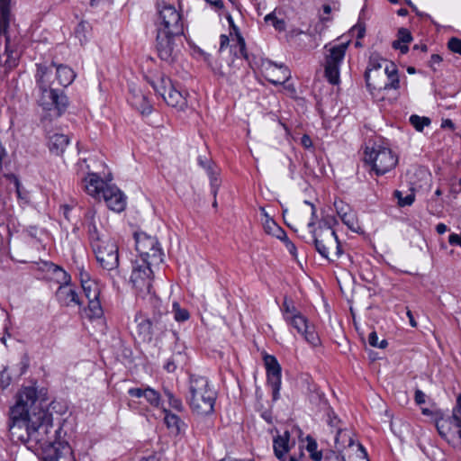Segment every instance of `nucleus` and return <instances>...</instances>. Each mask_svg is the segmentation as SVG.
<instances>
[{"mask_svg":"<svg viewBox=\"0 0 461 461\" xmlns=\"http://www.w3.org/2000/svg\"><path fill=\"white\" fill-rule=\"evenodd\" d=\"M9 432L15 443L28 449L43 450V461H75L71 447L64 440L67 432L54 426L52 415L37 397L36 389L24 387L10 410Z\"/></svg>","mask_w":461,"mask_h":461,"instance_id":"1","label":"nucleus"},{"mask_svg":"<svg viewBox=\"0 0 461 461\" xmlns=\"http://www.w3.org/2000/svg\"><path fill=\"white\" fill-rule=\"evenodd\" d=\"M184 34L180 13L171 5L158 7L156 48L161 59L172 61L176 53V40Z\"/></svg>","mask_w":461,"mask_h":461,"instance_id":"2","label":"nucleus"},{"mask_svg":"<svg viewBox=\"0 0 461 461\" xmlns=\"http://www.w3.org/2000/svg\"><path fill=\"white\" fill-rule=\"evenodd\" d=\"M55 63L50 66L38 65L36 82L40 90L39 104L47 111H52L55 116H60L68 105V98L56 88L57 80L54 71Z\"/></svg>","mask_w":461,"mask_h":461,"instance_id":"3","label":"nucleus"},{"mask_svg":"<svg viewBox=\"0 0 461 461\" xmlns=\"http://www.w3.org/2000/svg\"><path fill=\"white\" fill-rule=\"evenodd\" d=\"M95 214L93 209L86 213L91 247L99 265L107 271H113L119 266L118 246L113 240L99 233Z\"/></svg>","mask_w":461,"mask_h":461,"instance_id":"4","label":"nucleus"},{"mask_svg":"<svg viewBox=\"0 0 461 461\" xmlns=\"http://www.w3.org/2000/svg\"><path fill=\"white\" fill-rule=\"evenodd\" d=\"M365 79L369 91L397 90L400 79L396 65L377 53L369 57L368 66L365 72Z\"/></svg>","mask_w":461,"mask_h":461,"instance_id":"5","label":"nucleus"},{"mask_svg":"<svg viewBox=\"0 0 461 461\" xmlns=\"http://www.w3.org/2000/svg\"><path fill=\"white\" fill-rule=\"evenodd\" d=\"M216 398L217 393L205 376H190L187 401L194 413L201 416L212 413Z\"/></svg>","mask_w":461,"mask_h":461,"instance_id":"6","label":"nucleus"},{"mask_svg":"<svg viewBox=\"0 0 461 461\" xmlns=\"http://www.w3.org/2000/svg\"><path fill=\"white\" fill-rule=\"evenodd\" d=\"M316 250L325 258L334 260L342 255L336 232L327 224L312 231Z\"/></svg>","mask_w":461,"mask_h":461,"instance_id":"7","label":"nucleus"},{"mask_svg":"<svg viewBox=\"0 0 461 461\" xmlns=\"http://www.w3.org/2000/svg\"><path fill=\"white\" fill-rule=\"evenodd\" d=\"M134 239L138 252L136 260L155 266L163 261V252L156 237L140 231L134 233Z\"/></svg>","mask_w":461,"mask_h":461,"instance_id":"8","label":"nucleus"},{"mask_svg":"<svg viewBox=\"0 0 461 461\" xmlns=\"http://www.w3.org/2000/svg\"><path fill=\"white\" fill-rule=\"evenodd\" d=\"M364 161L372 167V170L377 176H381L392 170L396 166L398 159L390 149L376 146L370 150L366 148Z\"/></svg>","mask_w":461,"mask_h":461,"instance_id":"9","label":"nucleus"},{"mask_svg":"<svg viewBox=\"0 0 461 461\" xmlns=\"http://www.w3.org/2000/svg\"><path fill=\"white\" fill-rule=\"evenodd\" d=\"M153 267L156 266L136 259L132 261L130 283L136 292L142 297L151 293Z\"/></svg>","mask_w":461,"mask_h":461,"instance_id":"10","label":"nucleus"},{"mask_svg":"<svg viewBox=\"0 0 461 461\" xmlns=\"http://www.w3.org/2000/svg\"><path fill=\"white\" fill-rule=\"evenodd\" d=\"M348 46V42L332 46L330 49L327 45L325 46L329 51L325 59V77L332 85H337L339 82V66L344 59Z\"/></svg>","mask_w":461,"mask_h":461,"instance_id":"11","label":"nucleus"},{"mask_svg":"<svg viewBox=\"0 0 461 461\" xmlns=\"http://www.w3.org/2000/svg\"><path fill=\"white\" fill-rule=\"evenodd\" d=\"M285 321L302 334L304 339L311 345L317 346L320 343V339L314 326L310 325L308 320L301 312L294 313L292 316H285Z\"/></svg>","mask_w":461,"mask_h":461,"instance_id":"12","label":"nucleus"},{"mask_svg":"<svg viewBox=\"0 0 461 461\" xmlns=\"http://www.w3.org/2000/svg\"><path fill=\"white\" fill-rule=\"evenodd\" d=\"M264 363L267 369V383L272 388L273 400L279 398L281 388V366L276 358L271 355H265Z\"/></svg>","mask_w":461,"mask_h":461,"instance_id":"13","label":"nucleus"},{"mask_svg":"<svg viewBox=\"0 0 461 461\" xmlns=\"http://www.w3.org/2000/svg\"><path fill=\"white\" fill-rule=\"evenodd\" d=\"M5 23L0 21V39L5 32ZM18 61V53L11 49L9 39L5 38V49L3 54L0 53V73H5L16 67Z\"/></svg>","mask_w":461,"mask_h":461,"instance_id":"14","label":"nucleus"},{"mask_svg":"<svg viewBox=\"0 0 461 461\" xmlns=\"http://www.w3.org/2000/svg\"><path fill=\"white\" fill-rule=\"evenodd\" d=\"M266 78L274 85L285 84L290 77V70L285 66H277L272 61H267L264 65Z\"/></svg>","mask_w":461,"mask_h":461,"instance_id":"15","label":"nucleus"},{"mask_svg":"<svg viewBox=\"0 0 461 461\" xmlns=\"http://www.w3.org/2000/svg\"><path fill=\"white\" fill-rule=\"evenodd\" d=\"M103 197L107 206L115 212H121L125 207V198L122 193L113 186H105L103 190Z\"/></svg>","mask_w":461,"mask_h":461,"instance_id":"16","label":"nucleus"},{"mask_svg":"<svg viewBox=\"0 0 461 461\" xmlns=\"http://www.w3.org/2000/svg\"><path fill=\"white\" fill-rule=\"evenodd\" d=\"M56 296L60 304L69 306L72 303L80 305L78 294L68 285H59L56 292Z\"/></svg>","mask_w":461,"mask_h":461,"instance_id":"17","label":"nucleus"},{"mask_svg":"<svg viewBox=\"0 0 461 461\" xmlns=\"http://www.w3.org/2000/svg\"><path fill=\"white\" fill-rule=\"evenodd\" d=\"M69 143L68 136L62 133H54L49 138L48 145L50 152L61 155Z\"/></svg>","mask_w":461,"mask_h":461,"instance_id":"18","label":"nucleus"},{"mask_svg":"<svg viewBox=\"0 0 461 461\" xmlns=\"http://www.w3.org/2000/svg\"><path fill=\"white\" fill-rule=\"evenodd\" d=\"M57 85L61 86H69L75 79L76 74L69 67L66 65H59L54 67Z\"/></svg>","mask_w":461,"mask_h":461,"instance_id":"19","label":"nucleus"},{"mask_svg":"<svg viewBox=\"0 0 461 461\" xmlns=\"http://www.w3.org/2000/svg\"><path fill=\"white\" fill-rule=\"evenodd\" d=\"M436 428L440 437L449 443V438L454 437L456 431L455 421L448 417H441L436 420Z\"/></svg>","mask_w":461,"mask_h":461,"instance_id":"20","label":"nucleus"},{"mask_svg":"<svg viewBox=\"0 0 461 461\" xmlns=\"http://www.w3.org/2000/svg\"><path fill=\"white\" fill-rule=\"evenodd\" d=\"M129 394L132 397L140 398L144 397L148 402L153 406H158L160 402L159 393L152 388H131L128 391Z\"/></svg>","mask_w":461,"mask_h":461,"instance_id":"21","label":"nucleus"},{"mask_svg":"<svg viewBox=\"0 0 461 461\" xmlns=\"http://www.w3.org/2000/svg\"><path fill=\"white\" fill-rule=\"evenodd\" d=\"M49 267V273L47 276H44L45 278L54 281L59 285H68L70 282V276L59 266L58 265H47Z\"/></svg>","mask_w":461,"mask_h":461,"instance_id":"22","label":"nucleus"},{"mask_svg":"<svg viewBox=\"0 0 461 461\" xmlns=\"http://www.w3.org/2000/svg\"><path fill=\"white\" fill-rule=\"evenodd\" d=\"M355 444L353 433L346 429H338L335 436V447L338 450L352 447Z\"/></svg>","mask_w":461,"mask_h":461,"instance_id":"23","label":"nucleus"},{"mask_svg":"<svg viewBox=\"0 0 461 461\" xmlns=\"http://www.w3.org/2000/svg\"><path fill=\"white\" fill-rule=\"evenodd\" d=\"M261 221L267 234L282 240L286 239L285 231L269 215H266V219H261Z\"/></svg>","mask_w":461,"mask_h":461,"instance_id":"24","label":"nucleus"},{"mask_svg":"<svg viewBox=\"0 0 461 461\" xmlns=\"http://www.w3.org/2000/svg\"><path fill=\"white\" fill-rule=\"evenodd\" d=\"M86 190L87 194L92 196L98 195L103 190L105 189L104 186V182L102 179L95 174L89 175L86 179Z\"/></svg>","mask_w":461,"mask_h":461,"instance_id":"25","label":"nucleus"},{"mask_svg":"<svg viewBox=\"0 0 461 461\" xmlns=\"http://www.w3.org/2000/svg\"><path fill=\"white\" fill-rule=\"evenodd\" d=\"M288 440H289V433L285 431L284 435L278 436L274 439V452L276 456L283 460L284 456L288 452Z\"/></svg>","mask_w":461,"mask_h":461,"instance_id":"26","label":"nucleus"},{"mask_svg":"<svg viewBox=\"0 0 461 461\" xmlns=\"http://www.w3.org/2000/svg\"><path fill=\"white\" fill-rule=\"evenodd\" d=\"M198 163L202 167L205 168L208 172V175H209V177L211 180L212 194L213 197L215 198L217 195L219 187H220V182L218 181V179L216 177V174L214 173V171L212 170V168L211 167V162L206 158H203L202 157H199Z\"/></svg>","mask_w":461,"mask_h":461,"instance_id":"27","label":"nucleus"},{"mask_svg":"<svg viewBox=\"0 0 461 461\" xmlns=\"http://www.w3.org/2000/svg\"><path fill=\"white\" fill-rule=\"evenodd\" d=\"M168 105L182 107L185 104V97L179 90L172 84L167 96L164 99Z\"/></svg>","mask_w":461,"mask_h":461,"instance_id":"28","label":"nucleus"},{"mask_svg":"<svg viewBox=\"0 0 461 461\" xmlns=\"http://www.w3.org/2000/svg\"><path fill=\"white\" fill-rule=\"evenodd\" d=\"M139 336L143 341H149L152 338V322L149 319H141L138 323Z\"/></svg>","mask_w":461,"mask_h":461,"instance_id":"29","label":"nucleus"},{"mask_svg":"<svg viewBox=\"0 0 461 461\" xmlns=\"http://www.w3.org/2000/svg\"><path fill=\"white\" fill-rule=\"evenodd\" d=\"M81 286L86 299L99 298L100 287L95 280L86 281Z\"/></svg>","mask_w":461,"mask_h":461,"instance_id":"30","label":"nucleus"},{"mask_svg":"<svg viewBox=\"0 0 461 461\" xmlns=\"http://www.w3.org/2000/svg\"><path fill=\"white\" fill-rule=\"evenodd\" d=\"M306 450L310 454V456L314 461H321L322 459V453L321 451L317 450V442L316 440L312 438L311 436L306 437Z\"/></svg>","mask_w":461,"mask_h":461,"instance_id":"31","label":"nucleus"},{"mask_svg":"<svg viewBox=\"0 0 461 461\" xmlns=\"http://www.w3.org/2000/svg\"><path fill=\"white\" fill-rule=\"evenodd\" d=\"M152 86L154 90L165 99L169 87L172 86V81L168 77H162L157 83H153Z\"/></svg>","mask_w":461,"mask_h":461,"instance_id":"32","label":"nucleus"},{"mask_svg":"<svg viewBox=\"0 0 461 461\" xmlns=\"http://www.w3.org/2000/svg\"><path fill=\"white\" fill-rule=\"evenodd\" d=\"M165 422L168 429H172L175 433H179L181 429V425L183 422L180 418L173 413L166 412L165 415Z\"/></svg>","mask_w":461,"mask_h":461,"instance_id":"33","label":"nucleus"},{"mask_svg":"<svg viewBox=\"0 0 461 461\" xmlns=\"http://www.w3.org/2000/svg\"><path fill=\"white\" fill-rule=\"evenodd\" d=\"M340 219L343 221V223L347 225L348 228L350 229L351 230L358 232L361 230L358 224L357 215L353 211L346 214L345 216L341 217Z\"/></svg>","mask_w":461,"mask_h":461,"instance_id":"34","label":"nucleus"},{"mask_svg":"<svg viewBox=\"0 0 461 461\" xmlns=\"http://www.w3.org/2000/svg\"><path fill=\"white\" fill-rule=\"evenodd\" d=\"M133 104L142 114H149L151 112V105L143 95H137Z\"/></svg>","mask_w":461,"mask_h":461,"instance_id":"35","label":"nucleus"},{"mask_svg":"<svg viewBox=\"0 0 461 461\" xmlns=\"http://www.w3.org/2000/svg\"><path fill=\"white\" fill-rule=\"evenodd\" d=\"M172 308L174 318L176 321H185L189 319L190 314L188 311L186 309L181 308L177 302L173 303Z\"/></svg>","mask_w":461,"mask_h":461,"instance_id":"36","label":"nucleus"},{"mask_svg":"<svg viewBox=\"0 0 461 461\" xmlns=\"http://www.w3.org/2000/svg\"><path fill=\"white\" fill-rule=\"evenodd\" d=\"M393 195L398 200V205L401 207L411 205L415 199V195L412 192L403 197L401 191L395 190Z\"/></svg>","mask_w":461,"mask_h":461,"instance_id":"37","label":"nucleus"},{"mask_svg":"<svg viewBox=\"0 0 461 461\" xmlns=\"http://www.w3.org/2000/svg\"><path fill=\"white\" fill-rule=\"evenodd\" d=\"M410 122L413 125V127L419 131H421L425 126H428L430 123L429 118L420 117L415 114L410 117Z\"/></svg>","mask_w":461,"mask_h":461,"instance_id":"38","label":"nucleus"},{"mask_svg":"<svg viewBox=\"0 0 461 461\" xmlns=\"http://www.w3.org/2000/svg\"><path fill=\"white\" fill-rule=\"evenodd\" d=\"M266 23H271L276 30L282 32L285 30V23L283 19H278L275 13H270L265 16Z\"/></svg>","mask_w":461,"mask_h":461,"instance_id":"39","label":"nucleus"},{"mask_svg":"<svg viewBox=\"0 0 461 461\" xmlns=\"http://www.w3.org/2000/svg\"><path fill=\"white\" fill-rule=\"evenodd\" d=\"M88 300V308L91 312V316L99 318L103 314V310L101 307V303L99 298L87 299Z\"/></svg>","mask_w":461,"mask_h":461,"instance_id":"40","label":"nucleus"},{"mask_svg":"<svg viewBox=\"0 0 461 461\" xmlns=\"http://www.w3.org/2000/svg\"><path fill=\"white\" fill-rule=\"evenodd\" d=\"M455 421L457 427L461 425V393L456 397V403L453 409L452 416L449 417Z\"/></svg>","mask_w":461,"mask_h":461,"instance_id":"41","label":"nucleus"},{"mask_svg":"<svg viewBox=\"0 0 461 461\" xmlns=\"http://www.w3.org/2000/svg\"><path fill=\"white\" fill-rule=\"evenodd\" d=\"M334 206L339 218L345 216L346 214L353 211L348 204L345 203L342 201H335Z\"/></svg>","mask_w":461,"mask_h":461,"instance_id":"42","label":"nucleus"},{"mask_svg":"<svg viewBox=\"0 0 461 461\" xmlns=\"http://www.w3.org/2000/svg\"><path fill=\"white\" fill-rule=\"evenodd\" d=\"M165 394L167 397L169 404L172 408L179 411L183 410V404L180 399L175 397L174 394L168 390H165Z\"/></svg>","mask_w":461,"mask_h":461,"instance_id":"43","label":"nucleus"},{"mask_svg":"<svg viewBox=\"0 0 461 461\" xmlns=\"http://www.w3.org/2000/svg\"><path fill=\"white\" fill-rule=\"evenodd\" d=\"M368 343L372 347H376L379 348H384L387 346V341L385 339L381 340L378 342V337L375 331H372L368 336Z\"/></svg>","mask_w":461,"mask_h":461,"instance_id":"44","label":"nucleus"},{"mask_svg":"<svg viewBox=\"0 0 461 461\" xmlns=\"http://www.w3.org/2000/svg\"><path fill=\"white\" fill-rule=\"evenodd\" d=\"M283 309H284V316H292L294 315V313H299L297 309L294 307L292 301L288 300V298H285L283 303Z\"/></svg>","mask_w":461,"mask_h":461,"instance_id":"45","label":"nucleus"},{"mask_svg":"<svg viewBox=\"0 0 461 461\" xmlns=\"http://www.w3.org/2000/svg\"><path fill=\"white\" fill-rule=\"evenodd\" d=\"M455 434L454 437L449 438V443L453 447L461 448V425L459 427L455 424Z\"/></svg>","mask_w":461,"mask_h":461,"instance_id":"46","label":"nucleus"},{"mask_svg":"<svg viewBox=\"0 0 461 461\" xmlns=\"http://www.w3.org/2000/svg\"><path fill=\"white\" fill-rule=\"evenodd\" d=\"M89 24L87 22L82 21L76 29V34L79 38V40L82 41L86 39V33L88 32Z\"/></svg>","mask_w":461,"mask_h":461,"instance_id":"47","label":"nucleus"},{"mask_svg":"<svg viewBox=\"0 0 461 461\" xmlns=\"http://www.w3.org/2000/svg\"><path fill=\"white\" fill-rule=\"evenodd\" d=\"M402 43H409L412 41V36L411 34V32L408 29L405 28H400L398 31V40Z\"/></svg>","mask_w":461,"mask_h":461,"instance_id":"48","label":"nucleus"},{"mask_svg":"<svg viewBox=\"0 0 461 461\" xmlns=\"http://www.w3.org/2000/svg\"><path fill=\"white\" fill-rule=\"evenodd\" d=\"M448 49L455 52L461 55V40L458 38H451L447 42Z\"/></svg>","mask_w":461,"mask_h":461,"instance_id":"49","label":"nucleus"},{"mask_svg":"<svg viewBox=\"0 0 461 461\" xmlns=\"http://www.w3.org/2000/svg\"><path fill=\"white\" fill-rule=\"evenodd\" d=\"M10 0H0V9L2 14L1 22L5 23V28L7 27V14H8V4Z\"/></svg>","mask_w":461,"mask_h":461,"instance_id":"50","label":"nucleus"},{"mask_svg":"<svg viewBox=\"0 0 461 461\" xmlns=\"http://www.w3.org/2000/svg\"><path fill=\"white\" fill-rule=\"evenodd\" d=\"M325 461H346L344 456L339 455L335 451L330 450L325 454Z\"/></svg>","mask_w":461,"mask_h":461,"instance_id":"51","label":"nucleus"},{"mask_svg":"<svg viewBox=\"0 0 461 461\" xmlns=\"http://www.w3.org/2000/svg\"><path fill=\"white\" fill-rule=\"evenodd\" d=\"M352 32L357 33V39H361L365 36L366 28L362 23H357L352 28Z\"/></svg>","mask_w":461,"mask_h":461,"instance_id":"52","label":"nucleus"},{"mask_svg":"<svg viewBox=\"0 0 461 461\" xmlns=\"http://www.w3.org/2000/svg\"><path fill=\"white\" fill-rule=\"evenodd\" d=\"M328 422L331 428L339 429L338 426L340 423V420L334 413H329Z\"/></svg>","mask_w":461,"mask_h":461,"instance_id":"53","label":"nucleus"},{"mask_svg":"<svg viewBox=\"0 0 461 461\" xmlns=\"http://www.w3.org/2000/svg\"><path fill=\"white\" fill-rule=\"evenodd\" d=\"M448 242L450 245H453V246H460L461 247V234L458 235V234H456V233H452L449 235L448 237Z\"/></svg>","mask_w":461,"mask_h":461,"instance_id":"54","label":"nucleus"},{"mask_svg":"<svg viewBox=\"0 0 461 461\" xmlns=\"http://www.w3.org/2000/svg\"><path fill=\"white\" fill-rule=\"evenodd\" d=\"M393 48L395 50H400L402 53H406L409 50L407 44L402 43L400 41H394L393 42Z\"/></svg>","mask_w":461,"mask_h":461,"instance_id":"55","label":"nucleus"},{"mask_svg":"<svg viewBox=\"0 0 461 461\" xmlns=\"http://www.w3.org/2000/svg\"><path fill=\"white\" fill-rule=\"evenodd\" d=\"M304 203L311 208V214H312V219L308 223V226L311 228V227L314 226V224H315L314 219L317 217L316 216V209L312 203H311L307 201H305Z\"/></svg>","mask_w":461,"mask_h":461,"instance_id":"56","label":"nucleus"},{"mask_svg":"<svg viewBox=\"0 0 461 461\" xmlns=\"http://www.w3.org/2000/svg\"><path fill=\"white\" fill-rule=\"evenodd\" d=\"M47 265H53V263L49 261H42L38 264V269L43 272L45 274L44 276H47L49 273V267Z\"/></svg>","mask_w":461,"mask_h":461,"instance_id":"57","label":"nucleus"},{"mask_svg":"<svg viewBox=\"0 0 461 461\" xmlns=\"http://www.w3.org/2000/svg\"><path fill=\"white\" fill-rule=\"evenodd\" d=\"M301 143L306 149H309L312 146V141L310 136H308L307 134H304L302 137Z\"/></svg>","mask_w":461,"mask_h":461,"instance_id":"58","label":"nucleus"},{"mask_svg":"<svg viewBox=\"0 0 461 461\" xmlns=\"http://www.w3.org/2000/svg\"><path fill=\"white\" fill-rule=\"evenodd\" d=\"M357 451L359 452V457H361L363 459V461H368L367 453H366V449L364 448V447L360 443H357Z\"/></svg>","mask_w":461,"mask_h":461,"instance_id":"59","label":"nucleus"},{"mask_svg":"<svg viewBox=\"0 0 461 461\" xmlns=\"http://www.w3.org/2000/svg\"><path fill=\"white\" fill-rule=\"evenodd\" d=\"M415 401L418 404L425 402V394L420 390L415 392Z\"/></svg>","mask_w":461,"mask_h":461,"instance_id":"60","label":"nucleus"},{"mask_svg":"<svg viewBox=\"0 0 461 461\" xmlns=\"http://www.w3.org/2000/svg\"><path fill=\"white\" fill-rule=\"evenodd\" d=\"M79 277H80L81 285H84L85 282H86V281H93L90 278L89 274L86 271H84L83 269L80 270Z\"/></svg>","mask_w":461,"mask_h":461,"instance_id":"61","label":"nucleus"},{"mask_svg":"<svg viewBox=\"0 0 461 461\" xmlns=\"http://www.w3.org/2000/svg\"><path fill=\"white\" fill-rule=\"evenodd\" d=\"M285 247H286L287 250H288L292 255H294V256H295V255H296V248H295V245H294L292 241H290V240H285Z\"/></svg>","mask_w":461,"mask_h":461,"instance_id":"62","label":"nucleus"},{"mask_svg":"<svg viewBox=\"0 0 461 461\" xmlns=\"http://www.w3.org/2000/svg\"><path fill=\"white\" fill-rule=\"evenodd\" d=\"M206 2L216 9H221L223 7L222 0H206Z\"/></svg>","mask_w":461,"mask_h":461,"instance_id":"63","label":"nucleus"},{"mask_svg":"<svg viewBox=\"0 0 461 461\" xmlns=\"http://www.w3.org/2000/svg\"><path fill=\"white\" fill-rule=\"evenodd\" d=\"M436 230L438 234H444L445 232H447L448 230L446 224L444 223H438L437 226H436Z\"/></svg>","mask_w":461,"mask_h":461,"instance_id":"64","label":"nucleus"}]
</instances>
